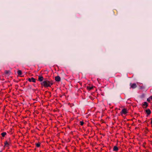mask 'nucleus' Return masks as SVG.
<instances>
[{
	"label": "nucleus",
	"instance_id": "39448f33",
	"mask_svg": "<svg viewBox=\"0 0 152 152\" xmlns=\"http://www.w3.org/2000/svg\"><path fill=\"white\" fill-rule=\"evenodd\" d=\"M28 80L29 82H32L34 83L36 82L35 79L33 77H31V78H29Z\"/></svg>",
	"mask_w": 152,
	"mask_h": 152
},
{
	"label": "nucleus",
	"instance_id": "a211bd4d",
	"mask_svg": "<svg viewBox=\"0 0 152 152\" xmlns=\"http://www.w3.org/2000/svg\"><path fill=\"white\" fill-rule=\"evenodd\" d=\"M151 123L152 125V120H151Z\"/></svg>",
	"mask_w": 152,
	"mask_h": 152
},
{
	"label": "nucleus",
	"instance_id": "0eeeda50",
	"mask_svg": "<svg viewBox=\"0 0 152 152\" xmlns=\"http://www.w3.org/2000/svg\"><path fill=\"white\" fill-rule=\"evenodd\" d=\"M44 78L42 76H39L38 80L40 81H42L43 80Z\"/></svg>",
	"mask_w": 152,
	"mask_h": 152
},
{
	"label": "nucleus",
	"instance_id": "6e6552de",
	"mask_svg": "<svg viewBox=\"0 0 152 152\" xmlns=\"http://www.w3.org/2000/svg\"><path fill=\"white\" fill-rule=\"evenodd\" d=\"M4 144H5V146H8L9 145H10V142H7V141H6L5 143H4Z\"/></svg>",
	"mask_w": 152,
	"mask_h": 152
},
{
	"label": "nucleus",
	"instance_id": "f03ea898",
	"mask_svg": "<svg viewBox=\"0 0 152 152\" xmlns=\"http://www.w3.org/2000/svg\"><path fill=\"white\" fill-rule=\"evenodd\" d=\"M127 113V110L125 108L123 109L121 112V115L123 114L125 115Z\"/></svg>",
	"mask_w": 152,
	"mask_h": 152
},
{
	"label": "nucleus",
	"instance_id": "6ab92c4d",
	"mask_svg": "<svg viewBox=\"0 0 152 152\" xmlns=\"http://www.w3.org/2000/svg\"><path fill=\"white\" fill-rule=\"evenodd\" d=\"M147 101H148V99H147Z\"/></svg>",
	"mask_w": 152,
	"mask_h": 152
},
{
	"label": "nucleus",
	"instance_id": "dca6fc26",
	"mask_svg": "<svg viewBox=\"0 0 152 152\" xmlns=\"http://www.w3.org/2000/svg\"><path fill=\"white\" fill-rule=\"evenodd\" d=\"M84 124V122L83 121L80 122V124L82 126Z\"/></svg>",
	"mask_w": 152,
	"mask_h": 152
},
{
	"label": "nucleus",
	"instance_id": "f3484780",
	"mask_svg": "<svg viewBox=\"0 0 152 152\" xmlns=\"http://www.w3.org/2000/svg\"><path fill=\"white\" fill-rule=\"evenodd\" d=\"M149 99H151L152 100V95L151 96L149 97Z\"/></svg>",
	"mask_w": 152,
	"mask_h": 152
},
{
	"label": "nucleus",
	"instance_id": "20e7f679",
	"mask_svg": "<svg viewBox=\"0 0 152 152\" xmlns=\"http://www.w3.org/2000/svg\"><path fill=\"white\" fill-rule=\"evenodd\" d=\"M55 80L56 81L59 82L60 81L61 78L59 76H58L55 77Z\"/></svg>",
	"mask_w": 152,
	"mask_h": 152
},
{
	"label": "nucleus",
	"instance_id": "4468645a",
	"mask_svg": "<svg viewBox=\"0 0 152 152\" xmlns=\"http://www.w3.org/2000/svg\"><path fill=\"white\" fill-rule=\"evenodd\" d=\"M36 145L37 147H39L40 146V144L39 143H37L36 144Z\"/></svg>",
	"mask_w": 152,
	"mask_h": 152
},
{
	"label": "nucleus",
	"instance_id": "423d86ee",
	"mask_svg": "<svg viewBox=\"0 0 152 152\" xmlns=\"http://www.w3.org/2000/svg\"><path fill=\"white\" fill-rule=\"evenodd\" d=\"M145 112L148 115H150L151 113V110L149 109L146 110Z\"/></svg>",
	"mask_w": 152,
	"mask_h": 152
},
{
	"label": "nucleus",
	"instance_id": "7ed1b4c3",
	"mask_svg": "<svg viewBox=\"0 0 152 152\" xmlns=\"http://www.w3.org/2000/svg\"><path fill=\"white\" fill-rule=\"evenodd\" d=\"M130 86H131V88H135L137 87V85L135 83H130Z\"/></svg>",
	"mask_w": 152,
	"mask_h": 152
},
{
	"label": "nucleus",
	"instance_id": "1a4fd4ad",
	"mask_svg": "<svg viewBox=\"0 0 152 152\" xmlns=\"http://www.w3.org/2000/svg\"><path fill=\"white\" fill-rule=\"evenodd\" d=\"M113 150L114 151H117L118 150V148L116 146H114L113 148Z\"/></svg>",
	"mask_w": 152,
	"mask_h": 152
},
{
	"label": "nucleus",
	"instance_id": "9d476101",
	"mask_svg": "<svg viewBox=\"0 0 152 152\" xmlns=\"http://www.w3.org/2000/svg\"><path fill=\"white\" fill-rule=\"evenodd\" d=\"M143 106H145V108H146L148 106V103L146 102H144V104H143Z\"/></svg>",
	"mask_w": 152,
	"mask_h": 152
},
{
	"label": "nucleus",
	"instance_id": "2eb2a0df",
	"mask_svg": "<svg viewBox=\"0 0 152 152\" xmlns=\"http://www.w3.org/2000/svg\"><path fill=\"white\" fill-rule=\"evenodd\" d=\"M87 88L89 90H91L92 88V87H88Z\"/></svg>",
	"mask_w": 152,
	"mask_h": 152
},
{
	"label": "nucleus",
	"instance_id": "ddd939ff",
	"mask_svg": "<svg viewBox=\"0 0 152 152\" xmlns=\"http://www.w3.org/2000/svg\"><path fill=\"white\" fill-rule=\"evenodd\" d=\"M10 71L8 70H6L5 71V73L7 75H9L10 73Z\"/></svg>",
	"mask_w": 152,
	"mask_h": 152
},
{
	"label": "nucleus",
	"instance_id": "aec40b11",
	"mask_svg": "<svg viewBox=\"0 0 152 152\" xmlns=\"http://www.w3.org/2000/svg\"><path fill=\"white\" fill-rule=\"evenodd\" d=\"M0 152H2V151H0Z\"/></svg>",
	"mask_w": 152,
	"mask_h": 152
},
{
	"label": "nucleus",
	"instance_id": "9b49d317",
	"mask_svg": "<svg viewBox=\"0 0 152 152\" xmlns=\"http://www.w3.org/2000/svg\"><path fill=\"white\" fill-rule=\"evenodd\" d=\"M22 71L21 70H19L18 71V75H22Z\"/></svg>",
	"mask_w": 152,
	"mask_h": 152
},
{
	"label": "nucleus",
	"instance_id": "f257e3e1",
	"mask_svg": "<svg viewBox=\"0 0 152 152\" xmlns=\"http://www.w3.org/2000/svg\"><path fill=\"white\" fill-rule=\"evenodd\" d=\"M41 84L44 87H50L51 85L53 84V83L52 81H49L48 80L44 81Z\"/></svg>",
	"mask_w": 152,
	"mask_h": 152
},
{
	"label": "nucleus",
	"instance_id": "f8f14e48",
	"mask_svg": "<svg viewBox=\"0 0 152 152\" xmlns=\"http://www.w3.org/2000/svg\"><path fill=\"white\" fill-rule=\"evenodd\" d=\"M7 134V133L5 132H3L1 133V135L3 137H4L5 135H6Z\"/></svg>",
	"mask_w": 152,
	"mask_h": 152
}]
</instances>
